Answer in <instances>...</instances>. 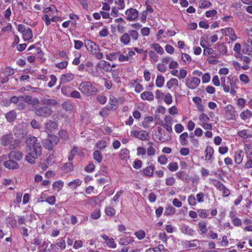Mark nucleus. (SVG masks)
Returning <instances> with one entry per match:
<instances>
[{"label":"nucleus","mask_w":252,"mask_h":252,"mask_svg":"<svg viewBox=\"0 0 252 252\" xmlns=\"http://www.w3.org/2000/svg\"><path fill=\"white\" fill-rule=\"evenodd\" d=\"M181 231L185 234L189 235V236H192L193 234L194 230L190 228L188 225L184 224L183 225L181 229Z\"/></svg>","instance_id":"obj_23"},{"label":"nucleus","mask_w":252,"mask_h":252,"mask_svg":"<svg viewBox=\"0 0 252 252\" xmlns=\"http://www.w3.org/2000/svg\"><path fill=\"white\" fill-rule=\"evenodd\" d=\"M125 14L127 21H134L138 17V11L136 9L129 8L126 11Z\"/></svg>","instance_id":"obj_7"},{"label":"nucleus","mask_w":252,"mask_h":252,"mask_svg":"<svg viewBox=\"0 0 252 252\" xmlns=\"http://www.w3.org/2000/svg\"><path fill=\"white\" fill-rule=\"evenodd\" d=\"M74 78V75L70 72L66 73L61 75L60 83H66L72 81Z\"/></svg>","instance_id":"obj_11"},{"label":"nucleus","mask_w":252,"mask_h":252,"mask_svg":"<svg viewBox=\"0 0 252 252\" xmlns=\"http://www.w3.org/2000/svg\"><path fill=\"white\" fill-rule=\"evenodd\" d=\"M63 186V183L61 181H58L54 183L53 185V189L55 190L59 191Z\"/></svg>","instance_id":"obj_46"},{"label":"nucleus","mask_w":252,"mask_h":252,"mask_svg":"<svg viewBox=\"0 0 252 252\" xmlns=\"http://www.w3.org/2000/svg\"><path fill=\"white\" fill-rule=\"evenodd\" d=\"M118 102L117 99L114 96H110L109 103L106 107V109L108 110H115L117 108Z\"/></svg>","instance_id":"obj_10"},{"label":"nucleus","mask_w":252,"mask_h":252,"mask_svg":"<svg viewBox=\"0 0 252 252\" xmlns=\"http://www.w3.org/2000/svg\"><path fill=\"white\" fill-rule=\"evenodd\" d=\"M187 74V70L184 69H182L180 70V73L178 74V75H177V77L179 79H184L186 77Z\"/></svg>","instance_id":"obj_64"},{"label":"nucleus","mask_w":252,"mask_h":252,"mask_svg":"<svg viewBox=\"0 0 252 252\" xmlns=\"http://www.w3.org/2000/svg\"><path fill=\"white\" fill-rule=\"evenodd\" d=\"M189 134L187 132H184L180 135V142L182 145L186 146L188 144V141L187 139Z\"/></svg>","instance_id":"obj_31"},{"label":"nucleus","mask_w":252,"mask_h":252,"mask_svg":"<svg viewBox=\"0 0 252 252\" xmlns=\"http://www.w3.org/2000/svg\"><path fill=\"white\" fill-rule=\"evenodd\" d=\"M5 117L8 122L12 123L16 119L17 114L14 110H11L5 114Z\"/></svg>","instance_id":"obj_19"},{"label":"nucleus","mask_w":252,"mask_h":252,"mask_svg":"<svg viewBox=\"0 0 252 252\" xmlns=\"http://www.w3.org/2000/svg\"><path fill=\"white\" fill-rule=\"evenodd\" d=\"M13 139V136L11 133L3 135L0 139L1 144L3 146L8 145Z\"/></svg>","instance_id":"obj_14"},{"label":"nucleus","mask_w":252,"mask_h":252,"mask_svg":"<svg viewBox=\"0 0 252 252\" xmlns=\"http://www.w3.org/2000/svg\"><path fill=\"white\" fill-rule=\"evenodd\" d=\"M152 48L160 55H162L164 53L163 48L158 43L153 44L152 45Z\"/></svg>","instance_id":"obj_44"},{"label":"nucleus","mask_w":252,"mask_h":252,"mask_svg":"<svg viewBox=\"0 0 252 252\" xmlns=\"http://www.w3.org/2000/svg\"><path fill=\"white\" fill-rule=\"evenodd\" d=\"M141 98L143 100L153 101L154 99V95L152 92L145 91L141 94Z\"/></svg>","instance_id":"obj_15"},{"label":"nucleus","mask_w":252,"mask_h":252,"mask_svg":"<svg viewBox=\"0 0 252 252\" xmlns=\"http://www.w3.org/2000/svg\"><path fill=\"white\" fill-rule=\"evenodd\" d=\"M23 158L22 152L19 151H12L8 154V158L19 161Z\"/></svg>","instance_id":"obj_12"},{"label":"nucleus","mask_w":252,"mask_h":252,"mask_svg":"<svg viewBox=\"0 0 252 252\" xmlns=\"http://www.w3.org/2000/svg\"><path fill=\"white\" fill-rule=\"evenodd\" d=\"M199 242V241L197 239H194L190 241H186V242H185V247L186 248L196 247Z\"/></svg>","instance_id":"obj_30"},{"label":"nucleus","mask_w":252,"mask_h":252,"mask_svg":"<svg viewBox=\"0 0 252 252\" xmlns=\"http://www.w3.org/2000/svg\"><path fill=\"white\" fill-rule=\"evenodd\" d=\"M214 149L211 146H207L205 150V159L210 161V162H213V155L214 154Z\"/></svg>","instance_id":"obj_16"},{"label":"nucleus","mask_w":252,"mask_h":252,"mask_svg":"<svg viewBox=\"0 0 252 252\" xmlns=\"http://www.w3.org/2000/svg\"><path fill=\"white\" fill-rule=\"evenodd\" d=\"M68 62L64 61L55 64L56 67L60 69H64L67 67Z\"/></svg>","instance_id":"obj_58"},{"label":"nucleus","mask_w":252,"mask_h":252,"mask_svg":"<svg viewBox=\"0 0 252 252\" xmlns=\"http://www.w3.org/2000/svg\"><path fill=\"white\" fill-rule=\"evenodd\" d=\"M198 215L200 218H206L208 217L209 214V210L206 209H199L197 211Z\"/></svg>","instance_id":"obj_40"},{"label":"nucleus","mask_w":252,"mask_h":252,"mask_svg":"<svg viewBox=\"0 0 252 252\" xmlns=\"http://www.w3.org/2000/svg\"><path fill=\"white\" fill-rule=\"evenodd\" d=\"M112 73V78L114 82L119 83L121 82L120 77L119 76V73L117 69H111L110 70Z\"/></svg>","instance_id":"obj_29"},{"label":"nucleus","mask_w":252,"mask_h":252,"mask_svg":"<svg viewBox=\"0 0 252 252\" xmlns=\"http://www.w3.org/2000/svg\"><path fill=\"white\" fill-rule=\"evenodd\" d=\"M84 44L88 51L92 54L95 55L99 50L98 45L91 40H85L84 41Z\"/></svg>","instance_id":"obj_4"},{"label":"nucleus","mask_w":252,"mask_h":252,"mask_svg":"<svg viewBox=\"0 0 252 252\" xmlns=\"http://www.w3.org/2000/svg\"><path fill=\"white\" fill-rule=\"evenodd\" d=\"M43 145L44 147L49 150H52L53 148V144L51 140L45 139L43 141Z\"/></svg>","instance_id":"obj_39"},{"label":"nucleus","mask_w":252,"mask_h":252,"mask_svg":"<svg viewBox=\"0 0 252 252\" xmlns=\"http://www.w3.org/2000/svg\"><path fill=\"white\" fill-rule=\"evenodd\" d=\"M95 168V166L92 162H90L85 167V171L87 172H92Z\"/></svg>","instance_id":"obj_59"},{"label":"nucleus","mask_w":252,"mask_h":252,"mask_svg":"<svg viewBox=\"0 0 252 252\" xmlns=\"http://www.w3.org/2000/svg\"><path fill=\"white\" fill-rule=\"evenodd\" d=\"M129 152L126 148H124L121 150L120 152L119 156L122 159H126L127 158H129Z\"/></svg>","instance_id":"obj_33"},{"label":"nucleus","mask_w":252,"mask_h":252,"mask_svg":"<svg viewBox=\"0 0 252 252\" xmlns=\"http://www.w3.org/2000/svg\"><path fill=\"white\" fill-rule=\"evenodd\" d=\"M133 242V238L129 236L121 238L119 240V244L121 245H127Z\"/></svg>","instance_id":"obj_24"},{"label":"nucleus","mask_w":252,"mask_h":252,"mask_svg":"<svg viewBox=\"0 0 252 252\" xmlns=\"http://www.w3.org/2000/svg\"><path fill=\"white\" fill-rule=\"evenodd\" d=\"M27 145V155L26 156V160L29 163L33 164L35 162V159L42 154V146L34 136H31L26 141Z\"/></svg>","instance_id":"obj_1"},{"label":"nucleus","mask_w":252,"mask_h":252,"mask_svg":"<svg viewBox=\"0 0 252 252\" xmlns=\"http://www.w3.org/2000/svg\"><path fill=\"white\" fill-rule=\"evenodd\" d=\"M116 211L112 207L109 206L106 208L105 213L107 216H114L115 215Z\"/></svg>","instance_id":"obj_48"},{"label":"nucleus","mask_w":252,"mask_h":252,"mask_svg":"<svg viewBox=\"0 0 252 252\" xmlns=\"http://www.w3.org/2000/svg\"><path fill=\"white\" fill-rule=\"evenodd\" d=\"M40 103L42 105H45L49 107L51 106H55L58 104V101L53 98H43L40 100Z\"/></svg>","instance_id":"obj_9"},{"label":"nucleus","mask_w":252,"mask_h":252,"mask_svg":"<svg viewBox=\"0 0 252 252\" xmlns=\"http://www.w3.org/2000/svg\"><path fill=\"white\" fill-rule=\"evenodd\" d=\"M78 152V148L77 147H74L70 151L69 153V155L68 156V159L69 161H72L74 156L76 155L77 153Z\"/></svg>","instance_id":"obj_52"},{"label":"nucleus","mask_w":252,"mask_h":252,"mask_svg":"<svg viewBox=\"0 0 252 252\" xmlns=\"http://www.w3.org/2000/svg\"><path fill=\"white\" fill-rule=\"evenodd\" d=\"M62 107L66 111H70L73 109L72 105L69 102H64L63 103Z\"/></svg>","instance_id":"obj_53"},{"label":"nucleus","mask_w":252,"mask_h":252,"mask_svg":"<svg viewBox=\"0 0 252 252\" xmlns=\"http://www.w3.org/2000/svg\"><path fill=\"white\" fill-rule=\"evenodd\" d=\"M14 73L13 69L10 67H7L5 68L3 73L5 76L7 77L13 75Z\"/></svg>","instance_id":"obj_57"},{"label":"nucleus","mask_w":252,"mask_h":252,"mask_svg":"<svg viewBox=\"0 0 252 252\" xmlns=\"http://www.w3.org/2000/svg\"><path fill=\"white\" fill-rule=\"evenodd\" d=\"M159 140L160 141V142H164L165 141H169L170 139V137L168 134H166L165 133H164L163 135L161 134V135H159L158 138Z\"/></svg>","instance_id":"obj_61"},{"label":"nucleus","mask_w":252,"mask_h":252,"mask_svg":"<svg viewBox=\"0 0 252 252\" xmlns=\"http://www.w3.org/2000/svg\"><path fill=\"white\" fill-rule=\"evenodd\" d=\"M119 55V52H112V53H110L109 54H107L106 55V58L107 60H108L109 61H113L117 59V57H118Z\"/></svg>","instance_id":"obj_42"},{"label":"nucleus","mask_w":252,"mask_h":252,"mask_svg":"<svg viewBox=\"0 0 252 252\" xmlns=\"http://www.w3.org/2000/svg\"><path fill=\"white\" fill-rule=\"evenodd\" d=\"M135 235L139 240H142L146 236V233L144 230H140L135 232Z\"/></svg>","instance_id":"obj_55"},{"label":"nucleus","mask_w":252,"mask_h":252,"mask_svg":"<svg viewBox=\"0 0 252 252\" xmlns=\"http://www.w3.org/2000/svg\"><path fill=\"white\" fill-rule=\"evenodd\" d=\"M212 5V3L207 0H200L199 2V7L200 8L205 9Z\"/></svg>","instance_id":"obj_35"},{"label":"nucleus","mask_w":252,"mask_h":252,"mask_svg":"<svg viewBox=\"0 0 252 252\" xmlns=\"http://www.w3.org/2000/svg\"><path fill=\"white\" fill-rule=\"evenodd\" d=\"M214 185L220 190H221L225 186L220 181L215 180L213 183Z\"/></svg>","instance_id":"obj_62"},{"label":"nucleus","mask_w":252,"mask_h":252,"mask_svg":"<svg viewBox=\"0 0 252 252\" xmlns=\"http://www.w3.org/2000/svg\"><path fill=\"white\" fill-rule=\"evenodd\" d=\"M128 33L129 34L130 38L131 37L133 40L136 41L138 39L139 33L137 31L134 30H129Z\"/></svg>","instance_id":"obj_41"},{"label":"nucleus","mask_w":252,"mask_h":252,"mask_svg":"<svg viewBox=\"0 0 252 252\" xmlns=\"http://www.w3.org/2000/svg\"><path fill=\"white\" fill-rule=\"evenodd\" d=\"M250 130L249 129H244L241 131L238 132V135L243 139H247L249 137H251V134L249 133Z\"/></svg>","instance_id":"obj_34"},{"label":"nucleus","mask_w":252,"mask_h":252,"mask_svg":"<svg viewBox=\"0 0 252 252\" xmlns=\"http://www.w3.org/2000/svg\"><path fill=\"white\" fill-rule=\"evenodd\" d=\"M149 57L150 58V60L152 61H153L155 63H156L158 62V57L155 52H154L153 51H150L149 52Z\"/></svg>","instance_id":"obj_54"},{"label":"nucleus","mask_w":252,"mask_h":252,"mask_svg":"<svg viewBox=\"0 0 252 252\" xmlns=\"http://www.w3.org/2000/svg\"><path fill=\"white\" fill-rule=\"evenodd\" d=\"M200 82V80L197 77H193L191 80L186 79V85L189 89L196 88Z\"/></svg>","instance_id":"obj_8"},{"label":"nucleus","mask_w":252,"mask_h":252,"mask_svg":"<svg viewBox=\"0 0 252 252\" xmlns=\"http://www.w3.org/2000/svg\"><path fill=\"white\" fill-rule=\"evenodd\" d=\"M252 116V112L248 110H245L242 112L240 114V117L242 119L245 120L247 119L248 118H251Z\"/></svg>","instance_id":"obj_43"},{"label":"nucleus","mask_w":252,"mask_h":252,"mask_svg":"<svg viewBox=\"0 0 252 252\" xmlns=\"http://www.w3.org/2000/svg\"><path fill=\"white\" fill-rule=\"evenodd\" d=\"M23 34V39L25 41H28L33 37L32 32L31 29L28 28Z\"/></svg>","instance_id":"obj_27"},{"label":"nucleus","mask_w":252,"mask_h":252,"mask_svg":"<svg viewBox=\"0 0 252 252\" xmlns=\"http://www.w3.org/2000/svg\"><path fill=\"white\" fill-rule=\"evenodd\" d=\"M188 203L191 206H194L196 204V199L193 195L189 196Z\"/></svg>","instance_id":"obj_63"},{"label":"nucleus","mask_w":252,"mask_h":252,"mask_svg":"<svg viewBox=\"0 0 252 252\" xmlns=\"http://www.w3.org/2000/svg\"><path fill=\"white\" fill-rule=\"evenodd\" d=\"M155 167L153 165L147 166L143 170V174L144 176L152 177L153 175Z\"/></svg>","instance_id":"obj_20"},{"label":"nucleus","mask_w":252,"mask_h":252,"mask_svg":"<svg viewBox=\"0 0 252 252\" xmlns=\"http://www.w3.org/2000/svg\"><path fill=\"white\" fill-rule=\"evenodd\" d=\"M120 40L125 45L128 44L130 40L129 34L128 33H124L121 37Z\"/></svg>","instance_id":"obj_36"},{"label":"nucleus","mask_w":252,"mask_h":252,"mask_svg":"<svg viewBox=\"0 0 252 252\" xmlns=\"http://www.w3.org/2000/svg\"><path fill=\"white\" fill-rule=\"evenodd\" d=\"M174 86H179V81L175 78L170 79L166 83V87L169 89Z\"/></svg>","instance_id":"obj_28"},{"label":"nucleus","mask_w":252,"mask_h":252,"mask_svg":"<svg viewBox=\"0 0 252 252\" xmlns=\"http://www.w3.org/2000/svg\"><path fill=\"white\" fill-rule=\"evenodd\" d=\"M131 136H134L142 141L147 140L149 137L148 132L144 130L132 131H131Z\"/></svg>","instance_id":"obj_5"},{"label":"nucleus","mask_w":252,"mask_h":252,"mask_svg":"<svg viewBox=\"0 0 252 252\" xmlns=\"http://www.w3.org/2000/svg\"><path fill=\"white\" fill-rule=\"evenodd\" d=\"M168 168L170 171H175L178 170V166L176 162H172L168 164Z\"/></svg>","instance_id":"obj_56"},{"label":"nucleus","mask_w":252,"mask_h":252,"mask_svg":"<svg viewBox=\"0 0 252 252\" xmlns=\"http://www.w3.org/2000/svg\"><path fill=\"white\" fill-rule=\"evenodd\" d=\"M53 113V110L50 107L45 105L37 106L34 108V114L39 117L48 118Z\"/></svg>","instance_id":"obj_3"},{"label":"nucleus","mask_w":252,"mask_h":252,"mask_svg":"<svg viewBox=\"0 0 252 252\" xmlns=\"http://www.w3.org/2000/svg\"><path fill=\"white\" fill-rule=\"evenodd\" d=\"M25 102L30 105H37L40 103L39 100L37 98H33L30 95H26L25 99Z\"/></svg>","instance_id":"obj_17"},{"label":"nucleus","mask_w":252,"mask_h":252,"mask_svg":"<svg viewBox=\"0 0 252 252\" xmlns=\"http://www.w3.org/2000/svg\"><path fill=\"white\" fill-rule=\"evenodd\" d=\"M222 33L225 36H232L236 38V34H235L234 30L231 28H227L223 29L221 30Z\"/></svg>","instance_id":"obj_25"},{"label":"nucleus","mask_w":252,"mask_h":252,"mask_svg":"<svg viewBox=\"0 0 252 252\" xmlns=\"http://www.w3.org/2000/svg\"><path fill=\"white\" fill-rule=\"evenodd\" d=\"M131 84L132 86L135 88V91L137 93H139L143 90L142 85L136 80L133 81V82L131 83Z\"/></svg>","instance_id":"obj_37"},{"label":"nucleus","mask_w":252,"mask_h":252,"mask_svg":"<svg viewBox=\"0 0 252 252\" xmlns=\"http://www.w3.org/2000/svg\"><path fill=\"white\" fill-rule=\"evenodd\" d=\"M198 226L200 231L201 234H205L207 233L208 229L207 228V222L206 221H203L198 222Z\"/></svg>","instance_id":"obj_26"},{"label":"nucleus","mask_w":252,"mask_h":252,"mask_svg":"<svg viewBox=\"0 0 252 252\" xmlns=\"http://www.w3.org/2000/svg\"><path fill=\"white\" fill-rule=\"evenodd\" d=\"M164 83V78L162 75H158L156 80V85L158 88H161Z\"/></svg>","instance_id":"obj_38"},{"label":"nucleus","mask_w":252,"mask_h":252,"mask_svg":"<svg viewBox=\"0 0 252 252\" xmlns=\"http://www.w3.org/2000/svg\"><path fill=\"white\" fill-rule=\"evenodd\" d=\"M57 82V78L54 75H51L50 76V81L48 84V86L49 88L53 87L56 82Z\"/></svg>","instance_id":"obj_60"},{"label":"nucleus","mask_w":252,"mask_h":252,"mask_svg":"<svg viewBox=\"0 0 252 252\" xmlns=\"http://www.w3.org/2000/svg\"><path fill=\"white\" fill-rule=\"evenodd\" d=\"M57 246H59L61 250H64L65 249V240L63 238L58 239L56 242Z\"/></svg>","instance_id":"obj_49"},{"label":"nucleus","mask_w":252,"mask_h":252,"mask_svg":"<svg viewBox=\"0 0 252 252\" xmlns=\"http://www.w3.org/2000/svg\"><path fill=\"white\" fill-rule=\"evenodd\" d=\"M44 125L45 126V131L48 134L52 133L55 130L57 129L58 126V124L56 122L50 120L47 121Z\"/></svg>","instance_id":"obj_6"},{"label":"nucleus","mask_w":252,"mask_h":252,"mask_svg":"<svg viewBox=\"0 0 252 252\" xmlns=\"http://www.w3.org/2000/svg\"><path fill=\"white\" fill-rule=\"evenodd\" d=\"M50 242L48 241H44L38 247L39 252H51V250L47 249Z\"/></svg>","instance_id":"obj_21"},{"label":"nucleus","mask_w":252,"mask_h":252,"mask_svg":"<svg viewBox=\"0 0 252 252\" xmlns=\"http://www.w3.org/2000/svg\"><path fill=\"white\" fill-rule=\"evenodd\" d=\"M82 183V181L79 179H76L73 181L69 182L68 186L70 187L72 189H76L78 186H80Z\"/></svg>","instance_id":"obj_32"},{"label":"nucleus","mask_w":252,"mask_h":252,"mask_svg":"<svg viewBox=\"0 0 252 252\" xmlns=\"http://www.w3.org/2000/svg\"><path fill=\"white\" fill-rule=\"evenodd\" d=\"M110 64L109 62L104 60L100 61L97 65L98 67L106 72H109L111 70V69H110Z\"/></svg>","instance_id":"obj_18"},{"label":"nucleus","mask_w":252,"mask_h":252,"mask_svg":"<svg viewBox=\"0 0 252 252\" xmlns=\"http://www.w3.org/2000/svg\"><path fill=\"white\" fill-rule=\"evenodd\" d=\"M93 157L98 163L102 161V156L101 153L98 151H95L93 153Z\"/></svg>","instance_id":"obj_45"},{"label":"nucleus","mask_w":252,"mask_h":252,"mask_svg":"<svg viewBox=\"0 0 252 252\" xmlns=\"http://www.w3.org/2000/svg\"><path fill=\"white\" fill-rule=\"evenodd\" d=\"M217 50L222 54H226L227 52L226 47L223 43L218 44Z\"/></svg>","instance_id":"obj_47"},{"label":"nucleus","mask_w":252,"mask_h":252,"mask_svg":"<svg viewBox=\"0 0 252 252\" xmlns=\"http://www.w3.org/2000/svg\"><path fill=\"white\" fill-rule=\"evenodd\" d=\"M101 237L105 241L109 247L113 248H115L116 247V244L115 243L113 238H109L107 235L105 234L102 235Z\"/></svg>","instance_id":"obj_22"},{"label":"nucleus","mask_w":252,"mask_h":252,"mask_svg":"<svg viewBox=\"0 0 252 252\" xmlns=\"http://www.w3.org/2000/svg\"><path fill=\"white\" fill-rule=\"evenodd\" d=\"M4 165L5 167L11 169H17L19 167L18 163L11 158H9V160L4 161Z\"/></svg>","instance_id":"obj_13"},{"label":"nucleus","mask_w":252,"mask_h":252,"mask_svg":"<svg viewBox=\"0 0 252 252\" xmlns=\"http://www.w3.org/2000/svg\"><path fill=\"white\" fill-rule=\"evenodd\" d=\"M175 213V209L172 206H169L166 208L164 211V215H171Z\"/></svg>","instance_id":"obj_50"},{"label":"nucleus","mask_w":252,"mask_h":252,"mask_svg":"<svg viewBox=\"0 0 252 252\" xmlns=\"http://www.w3.org/2000/svg\"><path fill=\"white\" fill-rule=\"evenodd\" d=\"M63 169L65 170L66 172H69L71 171L73 169V165L72 162L66 163L63 164Z\"/></svg>","instance_id":"obj_51"},{"label":"nucleus","mask_w":252,"mask_h":252,"mask_svg":"<svg viewBox=\"0 0 252 252\" xmlns=\"http://www.w3.org/2000/svg\"><path fill=\"white\" fill-rule=\"evenodd\" d=\"M79 90L84 95L90 96L95 94L97 89L90 81H83L79 86Z\"/></svg>","instance_id":"obj_2"}]
</instances>
